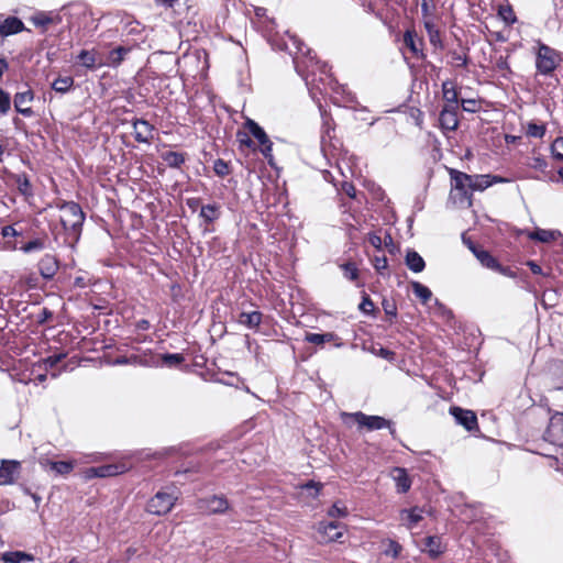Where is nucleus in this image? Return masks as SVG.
I'll list each match as a JSON object with an SVG mask.
<instances>
[{"label":"nucleus","instance_id":"1","mask_svg":"<svg viewBox=\"0 0 563 563\" xmlns=\"http://www.w3.org/2000/svg\"><path fill=\"white\" fill-rule=\"evenodd\" d=\"M57 207L60 211L59 220L65 231L64 243L74 249L81 235L85 213L81 207L74 201H66Z\"/></svg>","mask_w":563,"mask_h":563},{"label":"nucleus","instance_id":"2","mask_svg":"<svg viewBox=\"0 0 563 563\" xmlns=\"http://www.w3.org/2000/svg\"><path fill=\"white\" fill-rule=\"evenodd\" d=\"M534 55L536 75L553 77L562 62L561 53L538 41L534 47Z\"/></svg>","mask_w":563,"mask_h":563},{"label":"nucleus","instance_id":"3","mask_svg":"<svg viewBox=\"0 0 563 563\" xmlns=\"http://www.w3.org/2000/svg\"><path fill=\"white\" fill-rule=\"evenodd\" d=\"M342 420L345 424L350 426L351 422L357 424L358 429H365L366 431H375L387 428L393 437H395L396 430L390 420L385 419L380 416H368L362 411L356 412H343L341 415Z\"/></svg>","mask_w":563,"mask_h":563},{"label":"nucleus","instance_id":"4","mask_svg":"<svg viewBox=\"0 0 563 563\" xmlns=\"http://www.w3.org/2000/svg\"><path fill=\"white\" fill-rule=\"evenodd\" d=\"M449 175L452 183V191L456 192L459 201L471 207L473 203L471 175L454 168L449 169Z\"/></svg>","mask_w":563,"mask_h":563},{"label":"nucleus","instance_id":"5","mask_svg":"<svg viewBox=\"0 0 563 563\" xmlns=\"http://www.w3.org/2000/svg\"><path fill=\"white\" fill-rule=\"evenodd\" d=\"M177 497L174 495L158 492L147 503V511L156 516H163L168 514L175 505Z\"/></svg>","mask_w":563,"mask_h":563},{"label":"nucleus","instance_id":"6","mask_svg":"<svg viewBox=\"0 0 563 563\" xmlns=\"http://www.w3.org/2000/svg\"><path fill=\"white\" fill-rule=\"evenodd\" d=\"M244 125L249 130V132L258 141V143L262 146V154L268 159V163L271 164L273 159V143L268 139L265 131L252 119H246Z\"/></svg>","mask_w":563,"mask_h":563},{"label":"nucleus","instance_id":"7","mask_svg":"<svg viewBox=\"0 0 563 563\" xmlns=\"http://www.w3.org/2000/svg\"><path fill=\"white\" fill-rule=\"evenodd\" d=\"M128 470L129 466L125 463H113L97 467H89L85 471V478L91 479L95 477H111L123 474Z\"/></svg>","mask_w":563,"mask_h":563},{"label":"nucleus","instance_id":"8","mask_svg":"<svg viewBox=\"0 0 563 563\" xmlns=\"http://www.w3.org/2000/svg\"><path fill=\"white\" fill-rule=\"evenodd\" d=\"M197 508L207 514H223L229 509V501L224 496L213 495L199 499Z\"/></svg>","mask_w":563,"mask_h":563},{"label":"nucleus","instance_id":"9","mask_svg":"<svg viewBox=\"0 0 563 563\" xmlns=\"http://www.w3.org/2000/svg\"><path fill=\"white\" fill-rule=\"evenodd\" d=\"M21 464L15 460H3L0 465V485H12L19 477Z\"/></svg>","mask_w":563,"mask_h":563},{"label":"nucleus","instance_id":"10","mask_svg":"<svg viewBox=\"0 0 563 563\" xmlns=\"http://www.w3.org/2000/svg\"><path fill=\"white\" fill-rule=\"evenodd\" d=\"M439 123L444 131H455L459 126V107L444 106L439 115Z\"/></svg>","mask_w":563,"mask_h":563},{"label":"nucleus","instance_id":"11","mask_svg":"<svg viewBox=\"0 0 563 563\" xmlns=\"http://www.w3.org/2000/svg\"><path fill=\"white\" fill-rule=\"evenodd\" d=\"M341 526L338 522H320L318 526L319 542L329 543L342 537Z\"/></svg>","mask_w":563,"mask_h":563},{"label":"nucleus","instance_id":"12","mask_svg":"<svg viewBox=\"0 0 563 563\" xmlns=\"http://www.w3.org/2000/svg\"><path fill=\"white\" fill-rule=\"evenodd\" d=\"M450 413L455 418L456 422L463 426L466 430L473 431L477 428V417L472 410L451 407Z\"/></svg>","mask_w":563,"mask_h":563},{"label":"nucleus","instance_id":"13","mask_svg":"<svg viewBox=\"0 0 563 563\" xmlns=\"http://www.w3.org/2000/svg\"><path fill=\"white\" fill-rule=\"evenodd\" d=\"M30 21L34 24V26L46 31L48 26L59 24L62 22V18L58 13L55 12L40 11L34 13L30 18Z\"/></svg>","mask_w":563,"mask_h":563},{"label":"nucleus","instance_id":"14","mask_svg":"<svg viewBox=\"0 0 563 563\" xmlns=\"http://www.w3.org/2000/svg\"><path fill=\"white\" fill-rule=\"evenodd\" d=\"M134 139L139 143L148 144L153 139L154 125L146 120L137 119L133 121Z\"/></svg>","mask_w":563,"mask_h":563},{"label":"nucleus","instance_id":"15","mask_svg":"<svg viewBox=\"0 0 563 563\" xmlns=\"http://www.w3.org/2000/svg\"><path fill=\"white\" fill-rule=\"evenodd\" d=\"M446 545L439 536L424 538L422 551L428 553L431 559H437L444 553Z\"/></svg>","mask_w":563,"mask_h":563},{"label":"nucleus","instance_id":"16","mask_svg":"<svg viewBox=\"0 0 563 563\" xmlns=\"http://www.w3.org/2000/svg\"><path fill=\"white\" fill-rule=\"evenodd\" d=\"M38 272L44 279H52L58 271V261L54 255L45 254L38 262Z\"/></svg>","mask_w":563,"mask_h":563},{"label":"nucleus","instance_id":"17","mask_svg":"<svg viewBox=\"0 0 563 563\" xmlns=\"http://www.w3.org/2000/svg\"><path fill=\"white\" fill-rule=\"evenodd\" d=\"M34 95L31 89L15 93L14 96V108L24 117H31L33 111L27 104L33 100Z\"/></svg>","mask_w":563,"mask_h":563},{"label":"nucleus","instance_id":"18","mask_svg":"<svg viewBox=\"0 0 563 563\" xmlns=\"http://www.w3.org/2000/svg\"><path fill=\"white\" fill-rule=\"evenodd\" d=\"M424 510L421 507L415 506L410 509L400 510V520L408 529H412L423 519Z\"/></svg>","mask_w":563,"mask_h":563},{"label":"nucleus","instance_id":"19","mask_svg":"<svg viewBox=\"0 0 563 563\" xmlns=\"http://www.w3.org/2000/svg\"><path fill=\"white\" fill-rule=\"evenodd\" d=\"M390 476L396 483L397 492L405 494L411 487V479L404 467H394L390 472Z\"/></svg>","mask_w":563,"mask_h":563},{"label":"nucleus","instance_id":"20","mask_svg":"<svg viewBox=\"0 0 563 563\" xmlns=\"http://www.w3.org/2000/svg\"><path fill=\"white\" fill-rule=\"evenodd\" d=\"M24 30L23 22L16 16H9L0 24V35L7 37Z\"/></svg>","mask_w":563,"mask_h":563},{"label":"nucleus","instance_id":"21","mask_svg":"<svg viewBox=\"0 0 563 563\" xmlns=\"http://www.w3.org/2000/svg\"><path fill=\"white\" fill-rule=\"evenodd\" d=\"M470 250L484 267L492 271L498 267V261L488 251L478 249L473 244H470Z\"/></svg>","mask_w":563,"mask_h":563},{"label":"nucleus","instance_id":"22","mask_svg":"<svg viewBox=\"0 0 563 563\" xmlns=\"http://www.w3.org/2000/svg\"><path fill=\"white\" fill-rule=\"evenodd\" d=\"M548 434L554 441L563 444V413H558L551 418Z\"/></svg>","mask_w":563,"mask_h":563},{"label":"nucleus","instance_id":"23","mask_svg":"<svg viewBox=\"0 0 563 563\" xmlns=\"http://www.w3.org/2000/svg\"><path fill=\"white\" fill-rule=\"evenodd\" d=\"M263 313L261 311L241 312L238 322L249 329H257L262 322Z\"/></svg>","mask_w":563,"mask_h":563},{"label":"nucleus","instance_id":"24","mask_svg":"<svg viewBox=\"0 0 563 563\" xmlns=\"http://www.w3.org/2000/svg\"><path fill=\"white\" fill-rule=\"evenodd\" d=\"M529 239L541 243H550L556 241L561 236L558 230L537 229L529 233Z\"/></svg>","mask_w":563,"mask_h":563},{"label":"nucleus","instance_id":"25","mask_svg":"<svg viewBox=\"0 0 563 563\" xmlns=\"http://www.w3.org/2000/svg\"><path fill=\"white\" fill-rule=\"evenodd\" d=\"M442 93L446 107H459V93L452 81L446 80L442 82Z\"/></svg>","mask_w":563,"mask_h":563},{"label":"nucleus","instance_id":"26","mask_svg":"<svg viewBox=\"0 0 563 563\" xmlns=\"http://www.w3.org/2000/svg\"><path fill=\"white\" fill-rule=\"evenodd\" d=\"M186 154L181 152L167 151L161 157L170 168H179L186 161Z\"/></svg>","mask_w":563,"mask_h":563},{"label":"nucleus","instance_id":"27","mask_svg":"<svg viewBox=\"0 0 563 563\" xmlns=\"http://www.w3.org/2000/svg\"><path fill=\"white\" fill-rule=\"evenodd\" d=\"M14 183L19 192L25 198H30L33 196V187L29 177L25 174H15L13 175Z\"/></svg>","mask_w":563,"mask_h":563},{"label":"nucleus","instance_id":"28","mask_svg":"<svg viewBox=\"0 0 563 563\" xmlns=\"http://www.w3.org/2000/svg\"><path fill=\"white\" fill-rule=\"evenodd\" d=\"M423 24H424L426 31L428 33L429 41H430L431 45L433 47H442L440 31L437 27V25L434 24V22L430 18H428V19H424Z\"/></svg>","mask_w":563,"mask_h":563},{"label":"nucleus","instance_id":"29","mask_svg":"<svg viewBox=\"0 0 563 563\" xmlns=\"http://www.w3.org/2000/svg\"><path fill=\"white\" fill-rule=\"evenodd\" d=\"M220 206L217 203H209L201 207L199 217L202 218L205 222L212 223L220 218Z\"/></svg>","mask_w":563,"mask_h":563},{"label":"nucleus","instance_id":"30","mask_svg":"<svg viewBox=\"0 0 563 563\" xmlns=\"http://www.w3.org/2000/svg\"><path fill=\"white\" fill-rule=\"evenodd\" d=\"M406 265L410 271L420 273L424 269L426 263L416 251H408L406 255Z\"/></svg>","mask_w":563,"mask_h":563},{"label":"nucleus","instance_id":"31","mask_svg":"<svg viewBox=\"0 0 563 563\" xmlns=\"http://www.w3.org/2000/svg\"><path fill=\"white\" fill-rule=\"evenodd\" d=\"M47 242V236H40L35 238L27 243L20 246V251H22L25 254L34 253V252H41L45 249Z\"/></svg>","mask_w":563,"mask_h":563},{"label":"nucleus","instance_id":"32","mask_svg":"<svg viewBox=\"0 0 563 563\" xmlns=\"http://www.w3.org/2000/svg\"><path fill=\"white\" fill-rule=\"evenodd\" d=\"M45 465L49 466L57 475H67L74 470V463L70 461H49Z\"/></svg>","mask_w":563,"mask_h":563},{"label":"nucleus","instance_id":"33","mask_svg":"<svg viewBox=\"0 0 563 563\" xmlns=\"http://www.w3.org/2000/svg\"><path fill=\"white\" fill-rule=\"evenodd\" d=\"M382 544L384 547L383 553L386 556H389V558H393V559H397L400 555L401 551H402L401 544L399 542H397L396 540H393V539L383 540Z\"/></svg>","mask_w":563,"mask_h":563},{"label":"nucleus","instance_id":"34","mask_svg":"<svg viewBox=\"0 0 563 563\" xmlns=\"http://www.w3.org/2000/svg\"><path fill=\"white\" fill-rule=\"evenodd\" d=\"M404 43L415 55L420 53L421 40L418 38L415 31L407 30L405 32Z\"/></svg>","mask_w":563,"mask_h":563},{"label":"nucleus","instance_id":"35","mask_svg":"<svg viewBox=\"0 0 563 563\" xmlns=\"http://www.w3.org/2000/svg\"><path fill=\"white\" fill-rule=\"evenodd\" d=\"M335 339V334L331 332L327 333H307L306 341L316 345H323L324 343L332 342Z\"/></svg>","mask_w":563,"mask_h":563},{"label":"nucleus","instance_id":"36","mask_svg":"<svg viewBox=\"0 0 563 563\" xmlns=\"http://www.w3.org/2000/svg\"><path fill=\"white\" fill-rule=\"evenodd\" d=\"M2 561L4 563H21L23 561H33V556L21 551L5 552L2 554Z\"/></svg>","mask_w":563,"mask_h":563},{"label":"nucleus","instance_id":"37","mask_svg":"<svg viewBox=\"0 0 563 563\" xmlns=\"http://www.w3.org/2000/svg\"><path fill=\"white\" fill-rule=\"evenodd\" d=\"M78 59L80 60L81 65L88 69L95 68L98 63L97 53L93 49H82L78 55Z\"/></svg>","mask_w":563,"mask_h":563},{"label":"nucleus","instance_id":"38","mask_svg":"<svg viewBox=\"0 0 563 563\" xmlns=\"http://www.w3.org/2000/svg\"><path fill=\"white\" fill-rule=\"evenodd\" d=\"M472 191H483L490 187V175H471Z\"/></svg>","mask_w":563,"mask_h":563},{"label":"nucleus","instance_id":"39","mask_svg":"<svg viewBox=\"0 0 563 563\" xmlns=\"http://www.w3.org/2000/svg\"><path fill=\"white\" fill-rule=\"evenodd\" d=\"M74 85V78L70 77V76H66V77H58L56 78L53 84H52V88L56 91V92H62V93H65L67 92Z\"/></svg>","mask_w":563,"mask_h":563},{"label":"nucleus","instance_id":"40","mask_svg":"<svg viewBox=\"0 0 563 563\" xmlns=\"http://www.w3.org/2000/svg\"><path fill=\"white\" fill-rule=\"evenodd\" d=\"M129 48L119 46L109 53L108 64L111 66H118L124 59V56L129 53Z\"/></svg>","mask_w":563,"mask_h":563},{"label":"nucleus","instance_id":"41","mask_svg":"<svg viewBox=\"0 0 563 563\" xmlns=\"http://www.w3.org/2000/svg\"><path fill=\"white\" fill-rule=\"evenodd\" d=\"M412 289H413V294L418 298H420L423 303H426L432 296L431 290L427 286H424L418 282L412 283Z\"/></svg>","mask_w":563,"mask_h":563},{"label":"nucleus","instance_id":"42","mask_svg":"<svg viewBox=\"0 0 563 563\" xmlns=\"http://www.w3.org/2000/svg\"><path fill=\"white\" fill-rule=\"evenodd\" d=\"M547 128L544 124L530 122L527 126V135L530 137L542 139L545 135Z\"/></svg>","mask_w":563,"mask_h":563},{"label":"nucleus","instance_id":"43","mask_svg":"<svg viewBox=\"0 0 563 563\" xmlns=\"http://www.w3.org/2000/svg\"><path fill=\"white\" fill-rule=\"evenodd\" d=\"M498 15L508 25H511L517 21L516 14H515L512 8L509 5L500 7L498 10Z\"/></svg>","mask_w":563,"mask_h":563},{"label":"nucleus","instance_id":"44","mask_svg":"<svg viewBox=\"0 0 563 563\" xmlns=\"http://www.w3.org/2000/svg\"><path fill=\"white\" fill-rule=\"evenodd\" d=\"M344 277L349 280L355 282L358 278V269L356 265L352 262H347L341 265Z\"/></svg>","mask_w":563,"mask_h":563},{"label":"nucleus","instance_id":"45","mask_svg":"<svg viewBox=\"0 0 563 563\" xmlns=\"http://www.w3.org/2000/svg\"><path fill=\"white\" fill-rule=\"evenodd\" d=\"M551 153L554 159L563 161V136L556 137L551 145Z\"/></svg>","mask_w":563,"mask_h":563},{"label":"nucleus","instance_id":"46","mask_svg":"<svg viewBox=\"0 0 563 563\" xmlns=\"http://www.w3.org/2000/svg\"><path fill=\"white\" fill-rule=\"evenodd\" d=\"M329 517L332 518H343L347 516V509L340 501L334 503L331 508L328 510Z\"/></svg>","mask_w":563,"mask_h":563},{"label":"nucleus","instance_id":"47","mask_svg":"<svg viewBox=\"0 0 563 563\" xmlns=\"http://www.w3.org/2000/svg\"><path fill=\"white\" fill-rule=\"evenodd\" d=\"M184 356L179 353H174V354H164L162 356V361H163V364L166 365V366H177L179 364H181L184 362Z\"/></svg>","mask_w":563,"mask_h":563},{"label":"nucleus","instance_id":"48","mask_svg":"<svg viewBox=\"0 0 563 563\" xmlns=\"http://www.w3.org/2000/svg\"><path fill=\"white\" fill-rule=\"evenodd\" d=\"M213 170L218 176L224 177L230 173V167L225 161L218 158L213 163Z\"/></svg>","mask_w":563,"mask_h":563},{"label":"nucleus","instance_id":"49","mask_svg":"<svg viewBox=\"0 0 563 563\" xmlns=\"http://www.w3.org/2000/svg\"><path fill=\"white\" fill-rule=\"evenodd\" d=\"M528 166L532 169L544 173L548 168V163L543 157L534 156L530 158Z\"/></svg>","mask_w":563,"mask_h":563},{"label":"nucleus","instance_id":"50","mask_svg":"<svg viewBox=\"0 0 563 563\" xmlns=\"http://www.w3.org/2000/svg\"><path fill=\"white\" fill-rule=\"evenodd\" d=\"M419 1H420L422 18L423 19L430 18L435 9L434 0H419Z\"/></svg>","mask_w":563,"mask_h":563},{"label":"nucleus","instance_id":"51","mask_svg":"<svg viewBox=\"0 0 563 563\" xmlns=\"http://www.w3.org/2000/svg\"><path fill=\"white\" fill-rule=\"evenodd\" d=\"M11 107V99L8 92L0 89V114H7Z\"/></svg>","mask_w":563,"mask_h":563},{"label":"nucleus","instance_id":"52","mask_svg":"<svg viewBox=\"0 0 563 563\" xmlns=\"http://www.w3.org/2000/svg\"><path fill=\"white\" fill-rule=\"evenodd\" d=\"M495 68L503 73V76L505 77L506 74H509L511 73L510 70V66H509V63H508V58L505 57V56H499L496 62H495Z\"/></svg>","mask_w":563,"mask_h":563},{"label":"nucleus","instance_id":"53","mask_svg":"<svg viewBox=\"0 0 563 563\" xmlns=\"http://www.w3.org/2000/svg\"><path fill=\"white\" fill-rule=\"evenodd\" d=\"M66 357V354L65 353H59V354H54V355H49L48 357H46L44 360V363L46 366L48 367H54L56 366L62 360H64Z\"/></svg>","mask_w":563,"mask_h":563},{"label":"nucleus","instance_id":"54","mask_svg":"<svg viewBox=\"0 0 563 563\" xmlns=\"http://www.w3.org/2000/svg\"><path fill=\"white\" fill-rule=\"evenodd\" d=\"M2 238L20 236L21 232L18 231L13 225H5L1 228Z\"/></svg>","mask_w":563,"mask_h":563},{"label":"nucleus","instance_id":"55","mask_svg":"<svg viewBox=\"0 0 563 563\" xmlns=\"http://www.w3.org/2000/svg\"><path fill=\"white\" fill-rule=\"evenodd\" d=\"M360 309L364 312V313H369L374 310V303L373 301L369 299V297L365 296L362 300V302L360 303Z\"/></svg>","mask_w":563,"mask_h":563},{"label":"nucleus","instance_id":"56","mask_svg":"<svg viewBox=\"0 0 563 563\" xmlns=\"http://www.w3.org/2000/svg\"><path fill=\"white\" fill-rule=\"evenodd\" d=\"M388 266L387 258L385 256L382 257H375L374 260V267L377 272L382 273L385 271Z\"/></svg>","mask_w":563,"mask_h":563},{"label":"nucleus","instance_id":"57","mask_svg":"<svg viewBox=\"0 0 563 563\" xmlns=\"http://www.w3.org/2000/svg\"><path fill=\"white\" fill-rule=\"evenodd\" d=\"M368 242L371 243L372 246H374L375 249L377 250H380L382 249V245H383V240L382 238L376 234V233H369L368 235Z\"/></svg>","mask_w":563,"mask_h":563},{"label":"nucleus","instance_id":"58","mask_svg":"<svg viewBox=\"0 0 563 563\" xmlns=\"http://www.w3.org/2000/svg\"><path fill=\"white\" fill-rule=\"evenodd\" d=\"M495 272L508 276V277H515V273L509 267H504L498 263V267L495 268Z\"/></svg>","mask_w":563,"mask_h":563},{"label":"nucleus","instance_id":"59","mask_svg":"<svg viewBox=\"0 0 563 563\" xmlns=\"http://www.w3.org/2000/svg\"><path fill=\"white\" fill-rule=\"evenodd\" d=\"M342 189L345 191V194L351 197V198H354L355 197V187L350 184V183H344L343 186H342Z\"/></svg>","mask_w":563,"mask_h":563},{"label":"nucleus","instance_id":"60","mask_svg":"<svg viewBox=\"0 0 563 563\" xmlns=\"http://www.w3.org/2000/svg\"><path fill=\"white\" fill-rule=\"evenodd\" d=\"M187 206L192 211H196L200 206V199L199 198H189V199H187Z\"/></svg>","mask_w":563,"mask_h":563},{"label":"nucleus","instance_id":"61","mask_svg":"<svg viewBox=\"0 0 563 563\" xmlns=\"http://www.w3.org/2000/svg\"><path fill=\"white\" fill-rule=\"evenodd\" d=\"M508 181H509V179L504 178L501 176L490 175V186H493L495 184H504V183H508Z\"/></svg>","mask_w":563,"mask_h":563},{"label":"nucleus","instance_id":"62","mask_svg":"<svg viewBox=\"0 0 563 563\" xmlns=\"http://www.w3.org/2000/svg\"><path fill=\"white\" fill-rule=\"evenodd\" d=\"M453 59L456 62L457 66H466V64H467L466 56H463L460 54H454Z\"/></svg>","mask_w":563,"mask_h":563},{"label":"nucleus","instance_id":"63","mask_svg":"<svg viewBox=\"0 0 563 563\" xmlns=\"http://www.w3.org/2000/svg\"><path fill=\"white\" fill-rule=\"evenodd\" d=\"M476 104L475 100H462V106L465 111H474L473 107Z\"/></svg>","mask_w":563,"mask_h":563},{"label":"nucleus","instance_id":"64","mask_svg":"<svg viewBox=\"0 0 563 563\" xmlns=\"http://www.w3.org/2000/svg\"><path fill=\"white\" fill-rule=\"evenodd\" d=\"M528 266L530 267L531 272L536 275H539L542 273V268L534 262L530 261L528 262Z\"/></svg>","mask_w":563,"mask_h":563}]
</instances>
